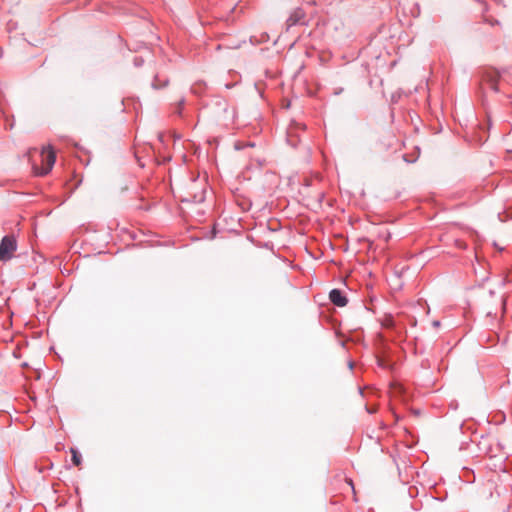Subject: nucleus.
<instances>
[{
	"mask_svg": "<svg viewBox=\"0 0 512 512\" xmlns=\"http://www.w3.org/2000/svg\"><path fill=\"white\" fill-rule=\"evenodd\" d=\"M330 301L338 307H344L347 305V298L345 294L339 289H332L329 293Z\"/></svg>",
	"mask_w": 512,
	"mask_h": 512,
	"instance_id": "3",
	"label": "nucleus"
},
{
	"mask_svg": "<svg viewBox=\"0 0 512 512\" xmlns=\"http://www.w3.org/2000/svg\"><path fill=\"white\" fill-rule=\"evenodd\" d=\"M134 63H135V65H136V66H140V65H142V63H143V60H142V59H140V58H138V57H136V58L134 59Z\"/></svg>",
	"mask_w": 512,
	"mask_h": 512,
	"instance_id": "6",
	"label": "nucleus"
},
{
	"mask_svg": "<svg viewBox=\"0 0 512 512\" xmlns=\"http://www.w3.org/2000/svg\"><path fill=\"white\" fill-rule=\"evenodd\" d=\"M381 324L384 328H392L394 326V319L391 315H386L382 319Z\"/></svg>",
	"mask_w": 512,
	"mask_h": 512,
	"instance_id": "5",
	"label": "nucleus"
},
{
	"mask_svg": "<svg viewBox=\"0 0 512 512\" xmlns=\"http://www.w3.org/2000/svg\"><path fill=\"white\" fill-rule=\"evenodd\" d=\"M491 88L495 91H497V87H496V84L494 82L491 83Z\"/></svg>",
	"mask_w": 512,
	"mask_h": 512,
	"instance_id": "9",
	"label": "nucleus"
},
{
	"mask_svg": "<svg viewBox=\"0 0 512 512\" xmlns=\"http://www.w3.org/2000/svg\"><path fill=\"white\" fill-rule=\"evenodd\" d=\"M17 250V241L13 235H6L0 242V261L10 260Z\"/></svg>",
	"mask_w": 512,
	"mask_h": 512,
	"instance_id": "2",
	"label": "nucleus"
},
{
	"mask_svg": "<svg viewBox=\"0 0 512 512\" xmlns=\"http://www.w3.org/2000/svg\"><path fill=\"white\" fill-rule=\"evenodd\" d=\"M165 84H166V82H165L163 85H158V84L156 83V80L152 83V85H153L155 88H159V87H161V86H164Z\"/></svg>",
	"mask_w": 512,
	"mask_h": 512,
	"instance_id": "8",
	"label": "nucleus"
},
{
	"mask_svg": "<svg viewBox=\"0 0 512 512\" xmlns=\"http://www.w3.org/2000/svg\"><path fill=\"white\" fill-rule=\"evenodd\" d=\"M432 324H433V326H434L435 328L440 327V321H438V320L433 321V323H432Z\"/></svg>",
	"mask_w": 512,
	"mask_h": 512,
	"instance_id": "7",
	"label": "nucleus"
},
{
	"mask_svg": "<svg viewBox=\"0 0 512 512\" xmlns=\"http://www.w3.org/2000/svg\"><path fill=\"white\" fill-rule=\"evenodd\" d=\"M41 166L34 165V173L38 176L47 175L53 168L56 155L51 146L43 147L41 150Z\"/></svg>",
	"mask_w": 512,
	"mask_h": 512,
	"instance_id": "1",
	"label": "nucleus"
},
{
	"mask_svg": "<svg viewBox=\"0 0 512 512\" xmlns=\"http://www.w3.org/2000/svg\"><path fill=\"white\" fill-rule=\"evenodd\" d=\"M71 454H72V462L75 466H79L82 461L81 454L76 450L71 448Z\"/></svg>",
	"mask_w": 512,
	"mask_h": 512,
	"instance_id": "4",
	"label": "nucleus"
}]
</instances>
